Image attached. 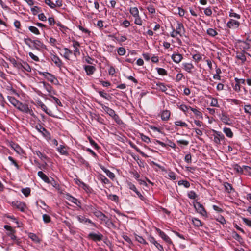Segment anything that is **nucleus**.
Here are the masks:
<instances>
[{"mask_svg":"<svg viewBox=\"0 0 251 251\" xmlns=\"http://www.w3.org/2000/svg\"><path fill=\"white\" fill-rule=\"evenodd\" d=\"M15 107L22 112L28 113L31 116L35 117V114L33 110L28 107V105L26 104H24L19 101Z\"/></svg>","mask_w":251,"mask_h":251,"instance_id":"obj_1","label":"nucleus"},{"mask_svg":"<svg viewBox=\"0 0 251 251\" xmlns=\"http://www.w3.org/2000/svg\"><path fill=\"white\" fill-rule=\"evenodd\" d=\"M42 75L46 79L51 83L54 84H58V80L54 75L48 72H43L42 73Z\"/></svg>","mask_w":251,"mask_h":251,"instance_id":"obj_2","label":"nucleus"},{"mask_svg":"<svg viewBox=\"0 0 251 251\" xmlns=\"http://www.w3.org/2000/svg\"><path fill=\"white\" fill-rule=\"evenodd\" d=\"M214 134H213V141L217 145L221 144V141H224L225 137L224 135L218 131H214Z\"/></svg>","mask_w":251,"mask_h":251,"instance_id":"obj_3","label":"nucleus"},{"mask_svg":"<svg viewBox=\"0 0 251 251\" xmlns=\"http://www.w3.org/2000/svg\"><path fill=\"white\" fill-rule=\"evenodd\" d=\"M12 205L22 212H24L26 208V205L24 202L18 201H13Z\"/></svg>","mask_w":251,"mask_h":251,"instance_id":"obj_4","label":"nucleus"},{"mask_svg":"<svg viewBox=\"0 0 251 251\" xmlns=\"http://www.w3.org/2000/svg\"><path fill=\"white\" fill-rule=\"evenodd\" d=\"M88 237L94 241L97 242L101 241L102 239L103 235L100 233H95L92 232L88 234Z\"/></svg>","mask_w":251,"mask_h":251,"instance_id":"obj_5","label":"nucleus"},{"mask_svg":"<svg viewBox=\"0 0 251 251\" xmlns=\"http://www.w3.org/2000/svg\"><path fill=\"white\" fill-rule=\"evenodd\" d=\"M194 207L197 212L203 216H205L207 214L206 211L205 210L203 206L200 202H197L194 204Z\"/></svg>","mask_w":251,"mask_h":251,"instance_id":"obj_6","label":"nucleus"},{"mask_svg":"<svg viewBox=\"0 0 251 251\" xmlns=\"http://www.w3.org/2000/svg\"><path fill=\"white\" fill-rule=\"evenodd\" d=\"M156 231L158 233L159 236L168 244H172V241L170 237L167 235L164 232L160 229L156 228Z\"/></svg>","mask_w":251,"mask_h":251,"instance_id":"obj_7","label":"nucleus"},{"mask_svg":"<svg viewBox=\"0 0 251 251\" xmlns=\"http://www.w3.org/2000/svg\"><path fill=\"white\" fill-rule=\"evenodd\" d=\"M73 42V47L75 49V50H74V55L75 57H77L78 56H79L80 55V52L79 49V47H80V44L79 43L75 40L72 41Z\"/></svg>","mask_w":251,"mask_h":251,"instance_id":"obj_8","label":"nucleus"},{"mask_svg":"<svg viewBox=\"0 0 251 251\" xmlns=\"http://www.w3.org/2000/svg\"><path fill=\"white\" fill-rule=\"evenodd\" d=\"M98 103L102 107L103 110L108 114L110 116L112 117L113 115H114L115 111L112 109L111 108L104 105L101 102L97 101Z\"/></svg>","mask_w":251,"mask_h":251,"instance_id":"obj_9","label":"nucleus"},{"mask_svg":"<svg viewBox=\"0 0 251 251\" xmlns=\"http://www.w3.org/2000/svg\"><path fill=\"white\" fill-rule=\"evenodd\" d=\"M26 40L33 43V47L38 50H39L41 48H43L45 46V45L39 40H36L33 41L30 39H28Z\"/></svg>","mask_w":251,"mask_h":251,"instance_id":"obj_10","label":"nucleus"},{"mask_svg":"<svg viewBox=\"0 0 251 251\" xmlns=\"http://www.w3.org/2000/svg\"><path fill=\"white\" fill-rule=\"evenodd\" d=\"M148 240L151 243L154 244L155 246L160 251H164V248L162 245L159 244L155 239V238L151 236H150L148 238Z\"/></svg>","mask_w":251,"mask_h":251,"instance_id":"obj_11","label":"nucleus"},{"mask_svg":"<svg viewBox=\"0 0 251 251\" xmlns=\"http://www.w3.org/2000/svg\"><path fill=\"white\" fill-rule=\"evenodd\" d=\"M240 25V23L233 19H230L227 23V26L229 28H238Z\"/></svg>","mask_w":251,"mask_h":251,"instance_id":"obj_12","label":"nucleus"},{"mask_svg":"<svg viewBox=\"0 0 251 251\" xmlns=\"http://www.w3.org/2000/svg\"><path fill=\"white\" fill-rule=\"evenodd\" d=\"M128 186L130 189L133 190L134 192H135L136 193V194L137 195L138 197L141 200H144V197H143V196L140 193V192H139L138 191V190L136 189L135 186L133 184H132L131 182H129V183H128Z\"/></svg>","mask_w":251,"mask_h":251,"instance_id":"obj_13","label":"nucleus"},{"mask_svg":"<svg viewBox=\"0 0 251 251\" xmlns=\"http://www.w3.org/2000/svg\"><path fill=\"white\" fill-rule=\"evenodd\" d=\"M171 58L174 62L178 64L183 59V56L181 54L178 53H174L171 56Z\"/></svg>","mask_w":251,"mask_h":251,"instance_id":"obj_14","label":"nucleus"},{"mask_svg":"<svg viewBox=\"0 0 251 251\" xmlns=\"http://www.w3.org/2000/svg\"><path fill=\"white\" fill-rule=\"evenodd\" d=\"M84 69L88 75H92L96 70L95 67L91 65H85Z\"/></svg>","mask_w":251,"mask_h":251,"instance_id":"obj_15","label":"nucleus"},{"mask_svg":"<svg viewBox=\"0 0 251 251\" xmlns=\"http://www.w3.org/2000/svg\"><path fill=\"white\" fill-rule=\"evenodd\" d=\"M50 58L56 66L58 67H61L62 63L61 59L57 56L55 54H51Z\"/></svg>","mask_w":251,"mask_h":251,"instance_id":"obj_16","label":"nucleus"},{"mask_svg":"<svg viewBox=\"0 0 251 251\" xmlns=\"http://www.w3.org/2000/svg\"><path fill=\"white\" fill-rule=\"evenodd\" d=\"M77 219L80 222V223H88L89 224H91L92 225H93L94 226H96V224L93 223L90 219L85 218L84 216H77Z\"/></svg>","mask_w":251,"mask_h":251,"instance_id":"obj_17","label":"nucleus"},{"mask_svg":"<svg viewBox=\"0 0 251 251\" xmlns=\"http://www.w3.org/2000/svg\"><path fill=\"white\" fill-rule=\"evenodd\" d=\"M177 33H179L180 36H182L184 33L185 29L183 24L181 23H178L176 29H175Z\"/></svg>","mask_w":251,"mask_h":251,"instance_id":"obj_18","label":"nucleus"},{"mask_svg":"<svg viewBox=\"0 0 251 251\" xmlns=\"http://www.w3.org/2000/svg\"><path fill=\"white\" fill-rule=\"evenodd\" d=\"M183 69L188 73H191L194 68V65L191 63H184L182 64Z\"/></svg>","mask_w":251,"mask_h":251,"instance_id":"obj_19","label":"nucleus"},{"mask_svg":"<svg viewBox=\"0 0 251 251\" xmlns=\"http://www.w3.org/2000/svg\"><path fill=\"white\" fill-rule=\"evenodd\" d=\"M170 112L169 110H164L161 114V119L163 121H168L170 116Z\"/></svg>","mask_w":251,"mask_h":251,"instance_id":"obj_20","label":"nucleus"},{"mask_svg":"<svg viewBox=\"0 0 251 251\" xmlns=\"http://www.w3.org/2000/svg\"><path fill=\"white\" fill-rule=\"evenodd\" d=\"M38 176L45 182L47 183H50L49 177L43 172L39 171L38 172Z\"/></svg>","mask_w":251,"mask_h":251,"instance_id":"obj_21","label":"nucleus"},{"mask_svg":"<svg viewBox=\"0 0 251 251\" xmlns=\"http://www.w3.org/2000/svg\"><path fill=\"white\" fill-rule=\"evenodd\" d=\"M129 12L133 17H138V16H139V11L137 7H131L129 9Z\"/></svg>","mask_w":251,"mask_h":251,"instance_id":"obj_22","label":"nucleus"},{"mask_svg":"<svg viewBox=\"0 0 251 251\" xmlns=\"http://www.w3.org/2000/svg\"><path fill=\"white\" fill-rule=\"evenodd\" d=\"M66 199L68 200L69 201L76 204V205H78L77 204V202H78V203H80V202L78 201L77 200V199L70 196V195L69 194H67L66 195Z\"/></svg>","mask_w":251,"mask_h":251,"instance_id":"obj_23","label":"nucleus"},{"mask_svg":"<svg viewBox=\"0 0 251 251\" xmlns=\"http://www.w3.org/2000/svg\"><path fill=\"white\" fill-rule=\"evenodd\" d=\"M223 131L227 137L229 138H232L233 137V134L230 128L225 127L223 129Z\"/></svg>","mask_w":251,"mask_h":251,"instance_id":"obj_24","label":"nucleus"},{"mask_svg":"<svg viewBox=\"0 0 251 251\" xmlns=\"http://www.w3.org/2000/svg\"><path fill=\"white\" fill-rule=\"evenodd\" d=\"M192 221L193 222V225L197 227H200L202 226H203V224L202 222L199 219L196 218H193L192 219Z\"/></svg>","mask_w":251,"mask_h":251,"instance_id":"obj_25","label":"nucleus"},{"mask_svg":"<svg viewBox=\"0 0 251 251\" xmlns=\"http://www.w3.org/2000/svg\"><path fill=\"white\" fill-rule=\"evenodd\" d=\"M64 50L65 51L64 57L67 60H70V55L72 54V51L67 48H65Z\"/></svg>","mask_w":251,"mask_h":251,"instance_id":"obj_26","label":"nucleus"},{"mask_svg":"<svg viewBox=\"0 0 251 251\" xmlns=\"http://www.w3.org/2000/svg\"><path fill=\"white\" fill-rule=\"evenodd\" d=\"M40 107H41V109L44 111H45L47 114H48L49 115L52 116V117L54 116L52 113L51 111L49 110L47 107L44 104L41 103L40 104Z\"/></svg>","mask_w":251,"mask_h":251,"instance_id":"obj_27","label":"nucleus"},{"mask_svg":"<svg viewBox=\"0 0 251 251\" xmlns=\"http://www.w3.org/2000/svg\"><path fill=\"white\" fill-rule=\"evenodd\" d=\"M57 151L60 154H61L62 155H67L68 154V152L66 150L65 147L63 145H60L57 148Z\"/></svg>","mask_w":251,"mask_h":251,"instance_id":"obj_28","label":"nucleus"},{"mask_svg":"<svg viewBox=\"0 0 251 251\" xmlns=\"http://www.w3.org/2000/svg\"><path fill=\"white\" fill-rule=\"evenodd\" d=\"M221 120L222 121L226 124L229 125L230 118L228 117L227 115L225 114H222Z\"/></svg>","mask_w":251,"mask_h":251,"instance_id":"obj_29","label":"nucleus"},{"mask_svg":"<svg viewBox=\"0 0 251 251\" xmlns=\"http://www.w3.org/2000/svg\"><path fill=\"white\" fill-rule=\"evenodd\" d=\"M28 237L30 238L33 241H34L36 243H39L40 240L38 237L35 234L33 233H30L28 234Z\"/></svg>","mask_w":251,"mask_h":251,"instance_id":"obj_30","label":"nucleus"},{"mask_svg":"<svg viewBox=\"0 0 251 251\" xmlns=\"http://www.w3.org/2000/svg\"><path fill=\"white\" fill-rule=\"evenodd\" d=\"M8 99L9 102L15 107L17 106L19 103V101L17 100L14 97L11 96H8Z\"/></svg>","mask_w":251,"mask_h":251,"instance_id":"obj_31","label":"nucleus"},{"mask_svg":"<svg viewBox=\"0 0 251 251\" xmlns=\"http://www.w3.org/2000/svg\"><path fill=\"white\" fill-rule=\"evenodd\" d=\"M237 58L240 59L242 63H243L246 61V57L244 53L239 52L237 53L236 55Z\"/></svg>","mask_w":251,"mask_h":251,"instance_id":"obj_32","label":"nucleus"},{"mask_svg":"<svg viewBox=\"0 0 251 251\" xmlns=\"http://www.w3.org/2000/svg\"><path fill=\"white\" fill-rule=\"evenodd\" d=\"M34 154L37 155L43 161H45L48 159L46 155L42 154L40 151H36Z\"/></svg>","mask_w":251,"mask_h":251,"instance_id":"obj_33","label":"nucleus"},{"mask_svg":"<svg viewBox=\"0 0 251 251\" xmlns=\"http://www.w3.org/2000/svg\"><path fill=\"white\" fill-rule=\"evenodd\" d=\"M135 239L138 242H139L141 244H143L144 245L148 244V243L142 236L135 235Z\"/></svg>","mask_w":251,"mask_h":251,"instance_id":"obj_34","label":"nucleus"},{"mask_svg":"<svg viewBox=\"0 0 251 251\" xmlns=\"http://www.w3.org/2000/svg\"><path fill=\"white\" fill-rule=\"evenodd\" d=\"M190 110L193 111V112L195 114V115L199 118H202V114L199 110L196 108H190Z\"/></svg>","mask_w":251,"mask_h":251,"instance_id":"obj_35","label":"nucleus"},{"mask_svg":"<svg viewBox=\"0 0 251 251\" xmlns=\"http://www.w3.org/2000/svg\"><path fill=\"white\" fill-rule=\"evenodd\" d=\"M130 146L135 149L138 152L140 153L143 156L147 157V155H146L144 152H143L135 145L133 143L130 144Z\"/></svg>","mask_w":251,"mask_h":251,"instance_id":"obj_36","label":"nucleus"},{"mask_svg":"<svg viewBox=\"0 0 251 251\" xmlns=\"http://www.w3.org/2000/svg\"><path fill=\"white\" fill-rule=\"evenodd\" d=\"M178 185L179 186L183 185L185 188H189L190 186V183L187 180H180L178 182Z\"/></svg>","mask_w":251,"mask_h":251,"instance_id":"obj_37","label":"nucleus"},{"mask_svg":"<svg viewBox=\"0 0 251 251\" xmlns=\"http://www.w3.org/2000/svg\"><path fill=\"white\" fill-rule=\"evenodd\" d=\"M207 33L209 36H211L212 37H214L216 35H217V34H218L217 31L215 29H212V28H209V29H208L207 30Z\"/></svg>","mask_w":251,"mask_h":251,"instance_id":"obj_38","label":"nucleus"},{"mask_svg":"<svg viewBox=\"0 0 251 251\" xmlns=\"http://www.w3.org/2000/svg\"><path fill=\"white\" fill-rule=\"evenodd\" d=\"M157 86L158 87V89L162 92H166L167 90V88L166 86L162 83H157Z\"/></svg>","mask_w":251,"mask_h":251,"instance_id":"obj_39","label":"nucleus"},{"mask_svg":"<svg viewBox=\"0 0 251 251\" xmlns=\"http://www.w3.org/2000/svg\"><path fill=\"white\" fill-rule=\"evenodd\" d=\"M192 58L197 63L199 62L202 59V56L200 53L194 54Z\"/></svg>","mask_w":251,"mask_h":251,"instance_id":"obj_40","label":"nucleus"},{"mask_svg":"<svg viewBox=\"0 0 251 251\" xmlns=\"http://www.w3.org/2000/svg\"><path fill=\"white\" fill-rule=\"evenodd\" d=\"M28 28H29V30L33 33H34L36 35L40 34V32L37 27L33 26H30Z\"/></svg>","mask_w":251,"mask_h":251,"instance_id":"obj_41","label":"nucleus"},{"mask_svg":"<svg viewBox=\"0 0 251 251\" xmlns=\"http://www.w3.org/2000/svg\"><path fill=\"white\" fill-rule=\"evenodd\" d=\"M211 101L210 102V105L211 106H213V107H219V105L218 103L217 99L216 98H211Z\"/></svg>","mask_w":251,"mask_h":251,"instance_id":"obj_42","label":"nucleus"},{"mask_svg":"<svg viewBox=\"0 0 251 251\" xmlns=\"http://www.w3.org/2000/svg\"><path fill=\"white\" fill-rule=\"evenodd\" d=\"M30 191L31 190L29 188H23L21 190V192L25 197L29 196Z\"/></svg>","mask_w":251,"mask_h":251,"instance_id":"obj_43","label":"nucleus"},{"mask_svg":"<svg viewBox=\"0 0 251 251\" xmlns=\"http://www.w3.org/2000/svg\"><path fill=\"white\" fill-rule=\"evenodd\" d=\"M11 62L14 67L17 68L19 69H22L23 64H22L21 63L17 62L15 59L11 60Z\"/></svg>","mask_w":251,"mask_h":251,"instance_id":"obj_44","label":"nucleus"},{"mask_svg":"<svg viewBox=\"0 0 251 251\" xmlns=\"http://www.w3.org/2000/svg\"><path fill=\"white\" fill-rule=\"evenodd\" d=\"M233 169L236 172L241 173V174L243 173V170L242 168H241V167H240L238 164H236L233 165Z\"/></svg>","mask_w":251,"mask_h":251,"instance_id":"obj_45","label":"nucleus"},{"mask_svg":"<svg viewBox=\"0 0 251 251\" xmlns=\"http://www.w3.org/2000/svg\"><path fill=\"white\" fill-rule=\"evenodd\" d=\"M106 175L111 179H113L115 177V175L113 173L110 171L109 170L104 169L103 170Z\"/></svg>","mask_w":251,"mask_h":251,"instance_id":"obj_46","label":"nucleus"},{"mask_svg":"<svg viewBox=\"0 0 251 251\" xmlns=\"http://www.w3.org/2000/svg\"><path fill=\"white\" fill-rule=\"evenodd\" d=\"M175 124L176 126H180L181 127H187L188 126L187 124L182 121H177L175 122Z\"/></svg>","mask_w":251,"mask_h":251,"instance_id":"obj_47","label":"nucleus"},{"mask_svg":"<svg viewBox=\"0 0 251 251\" xmlns=\"http://www.w3.org/2000/svg\"><path fill=\"white\" fill-rule=\"evenodd\" d=\"M157 73L161 75H167V71L163 68H157Z\"/></svg>","mask_w":251,"mask_h":251,"instance_id":"obj_48","label":"nucleus"},{"mask_svg":"<svg viewBox=\"0 0 251 251\" xmlns=\"http://www.w3.org/2000/svg\"><path fill=\"white\" fill-rule=\"evenodd\" d=\"M126 50L123 47H119L117 50V52L119 55H124L126 53Z\"/></svg>","mask_w":251,"mask_h":251,"instance_id":"obj_49","label":"nucleus"},{"mask_svg":"<svg viewBox=\"0 0 251 251\" xmlns=\"http://www.w3.org/2000/svg\"><path fill=\"white\" fill-rule=\"evenodd\" d=\"M229 16L231 17H234L237 19H239L240 18V15L234 12L232 9H231L229 12Z\"/></svg>","mask_w":251,"mask_h":251,"instance_id":"obj_50","label":"nucleus"},{"mask_svg":"<svg viewBox=\"0 0 251 251\" xmlns=\"http://www.w3.org/2000/svg\"><path fill=\"white\" fill-rule=\"evenodd\" d=\"M45 2L51 8H54L56 7V4L52 2L50 0H45Z\"/></svg>","mask_w":251,"mask_h":251,"instance_id":"obj_51","label":"nucleus"},{"mask_svg":"<svg viewBox=\"0 0 251 251\" xmlns=\"http://www.w3.org/2000/svg\"><path fill=\"white\" fill-rule=\"evenodd\" d=\"M188 196L191 199H195L197 197V194L193 191H190L188 194Z\"/></svg>","mask_w":251,"mask_h":251,"instance_id":"obj_52","label":"nucleus"},{"mask_svg":"<svg viewBox=\"0 0 251 251\" xmlns=\"http://www.w3.org/2000/svg\"><path fill=\"white\" fill-rule=\"evenodd\" d=\"M135 21L134 23L135 24L139 25H142V21L141 20V18H140V16H138V17H134Z\"/></svg>","mask_w":251,"mask_h":251,"instance_id":"obj_53","label":"nucleus"},{"mask_svg":"<svg viewBox=\"0 0 251 251\" xmlns=\"http://www.w3.org/2000/svg\"><path fill=\"white\" fill-rule=\"evenodd\" d=\"M190 108H191V106H186L185 105H184V104H182L179 107V108L181 110H182V111L183 112H186L188 110H190Z\"/></svg>","mask_w":251,"mask_h":251,"instance_id":"obj_54","label":"nucleus"},{"mask_svg":"<svg viewBox=\"0 0 251 251\" xmlns=\"http://www.w3.org/2000/svg\"><path fill=\"white\" fill-rule=\"evenodd\" d=\"M12 148L18 153H20L21 151V149L19 145L15 144H13L11 145Z\"/></svg>","mask_w":251,"mask_h":251,"instance_id":"obj_55","label":"nucleus"},{"mask_svg":"<svg viewBox=\"0 0 251 251\" xmlns=\"http://www.w3.org/2000/svg\"><path fill=\"white\" fill-rule=\"evenodd\" d=\"M43 85H44V88L49 92H51L52 89V87L49 84L47 83L46 82H42Z\"/></svg>","mask_w":251,"mask_h":251,"instance_id":"obj_56","label":"nucleus"},{"mask_svg":"<svg viewBox=\"0 0 251 251\" xmlns=\"http://www.w3.org/2000/svg\"><path fill=\"white\" fill-rule=\"evenodd\" d=\"M8 159L11 162V163L14 165L17 169H19L20 167L16 162V161L13 159V158L11 156H9L8 157Z\"/></svg>","mask_w":251,"mask_h":251,"instance_id":"obj_57","label":"nucleus"},{"mask_svg":"<svg viewBox=\"0 0 251 251\" xmlns=\"http://www.w3.org/2000/svg\"><path fill=\"white\" fill-rule=\"evenodd\" d=\"M99 94H100V95L105 98V99H107L108 100H109V96L105 92H104V91H99Z\"/></svg>","mask_w":251,"mask_h":251,"instance_id":"obj_58","label":"nucleus"},{"mask_svg":"<svg viewBox=\"0 0 251 251\" xmlns=\"http://www.w3.org/2000/svg\"><path fill=\"white\" fill-rule=\"evenodd\" d=\"M43 219L45 223H48L50 221V217L47 214H44L43 215Z\"/></svg>","mask_w":251,"mask_h":251,"instance_id":"obj_59","label":"nucleus"},{"mask_svg":"<svg viewBox=\"0 0 251 251\" xmlns=\"http://www.w3.org/2000/svg\"><path fill=\"white\" fill-rule=\"evenodd\" d=\"M224 185V187L225 188V189L228 192H230V191L232 189V187L231 185L229 183H228L227 182H225Z\"/></svg>","mask_w":251,"mask_h":251,"instance_id":"obj_60","label":"nucleus"},{"mask_svg":"<svg viewBox=\"0 0 251 251\" xmlns=\"http://www.w3.org/2000/svg\"><path fill=\"white\" fill-rule=\"evenodd\" d=\"M149 12L151 14H154L155 13V9L153 5H149L147 7Z\"/></svg>","mask_w":251,"mask_h":251,"instance_id":"obj_61","label":"nucleus"},{"mask_svg":"<svg viewBox=\"0 0 251 251\" xmlns=\"http://www.w3.org/2000/svg\"><path fill=\"white\" fill-rule=\"evenodd\" d=\"M140 136H141V138L142 139V140L147 143H149V142H150V139L147 136L143 134H140Z\"/></svg>","mask_w":251,"mask_h":251,"instance_id":"obj_62","label":"nucleus"},{"mask_svg":"<svg viewBox=\"0 0 251 251\" xmlns=\"http://www.w3.org/2000/svg\"><path fill=\"white\" fill-rule=\"evenodd\" d=\"M242 219L245 224H246L249 226L251 227V220L246 218H242Z\"/></svg>","mask_w":251,"mask_h":251,"instance_id":"obj_63","label":"nucleus"},{"mask_svg":"<svg viewBox=\"0 0 251 251\" xmlns=\"http://www.w3.org/2000/svg\"><path fill=\"white\" fill-rule=\"evenodd\" d=\"M244 110L246 113L251 114V106L250 105H245L244 107Z\"/></svg>","mask_w":251,"mask_h":251,"instance_id":"obj_64","label":"nucleus"}]
</instances>
